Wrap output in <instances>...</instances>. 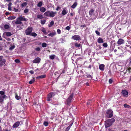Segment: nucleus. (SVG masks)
Returning <instances> with one entry per match:
<instances>
[{
	"label": "nucleus",
	"mask_w": 131,
	"mask_h": 131,
	"mask_svg": "<svg viewBox=\"0 0 131 131\" xmlns=\"http://www.w3.org/2000/svg\"><path fill=\"white\" fill-rule=\"evenodd\" d=\"M115 121V119L113 118L107 119L104 122L105 127L107 128L111 126Z\"/></svg>",
	"instance_id": "f257e3e1"
},
{
	"label": "nucleus",
	"mask_w": 131,
	"mask_h": 131,
	"mask_svg": "<svg viewBox=\"0 0 131 131\" xmlns=\"http://www.w3.org/2000/svg\"><path fill=\"white\" fill-rule=\"evenodd\" d=\"M56 13V12H54L52 11H48L45 12L44 13V15L46 16L53 17L54 16Z\"/></svg>",
	"instance_id": "f03ea898"
},
{
	"label": "nucleus",
	"mask_w": 131,
	"mask_h": 131,
	"mask_svg": "<svg viewBox=\"0 0 131 131\" xmlns=\"http://www.w3.org/2000/svg\"><path fill=\"white\" fill-rule=\"evenodd\" d=\"M73 93H72L66 100V104L68 106H69L70 105V103L73 101Z\"/></svg>",
	"instance_id": "7ed1b4c3"
},
{
	"label": "nucleus",
	"mask_w": 131,
	"mask_h": 131,
	"mask_svg": "<svg viewBox=\"0 0 131 131\" xmlns=\"http://www.w3.org/2000/svg\"><path fill=\"white\" fill-rule=\"evenodd\" d=\"M113 111L112 110L110 109H109L106 111V115L108 118H111L113 116Z\"/></svg>",
	"instance_id": "20e7f679"
},
{
	"label": "nucleus",
	"mask_w": 131,
	"mask_h": 131,
	"mask_svg": "<svg viewBox=\"0 0 131 131\" xmlns=\"http://www.w3.org/2000/svg\"><path fill=\"white\" fill-rule=\"evenodd\" d=\"M6 60L4 59V57L2 56H0V67H2L6 65Z\"/></svg>",
	"instance_id": "39448f33"
},
{
	"label": "nucleus",
	"mask_w": 131,
	"mask_h": 131,
	"mask_svg": "<svg viewBox=\"0 0 131 131\" xmlns=\"http://www.w3.org/2000/svg\"><path fill=\"white\" fill-rule=\"evenodd\" d=\"M33 30V28L31 27H29L25 30V33L27 35H30Z\"/></svg>",
	"instance_id": "423d86ee"
},
{
	"label": "nucleus",
	"mask_w": 131,
	"mask_h": 131,
	"mask_svg": "<svg viewBox=\"0 0 131 131\" xmlns=\"http://www.w3.org/2000/svg\"><path fill=\"white\" fill-rule=\"evenodd\" d=\"M55 94L54 92H50L47 95V100L48 101H50L52 97Z\"/></svg>",
	"instance_id": "0eeeda50"
},
{
	"label": "nucleus",
	"mask_w": 131,
	"mask_h": 131,
	"mask_svg": "<svg viewBox=\"0 0 131 131\" xmlns=\"http://www.w3.org/2000/svg\"><path fill=\"white\" fill-rule=\"evenodd\" d=\"M124 42L125 41L123 39L119 38L117 41V43L119 45H121L124 44Z\"/></svg>",
	"instance_id": "6e6552de"
},
{
	"label": "nucleus",
	"mask_w": 131,
	"mask_h": 131,
	"mask_svg": "<svg viewBox=\"0 0 131 131\" xmlns=\"http://www.w3.org/2000/svg\"><path fill=\"white\" fill-rule=\"evenodd\" d=\"M72 38L76 40H78L81 39L80 36L77 35H74L72 36Z\"/></svg>",
	"instance_id": "1a4fd4ad"
},
{
	"label": "nucleus",
	"mask_w": 131,
	"mask_h": 131,
	"mask_svg": "<svg viewBox=\"0 0 131 131\" xmlns=\"http://www.w3.org/2000/svg\"><path fill=\"white\" fill-rule=\"evenodd\" d=\"M20 123L19 121L16 122L13 126V128H16L17 127L20 125Z\"/></svg>",
	"instance_id": "9d476101"
},
{
	"label": "nucleus",
	"mask_w": 131,
	"mask_h": 131,
	"mask_svg": "<svg viewBox=\"0 0 131 131\" xmlns=\"http://www.w3.org/2000/svg\"><path fill=\"white\" fill-rule=\"evenodd\" d=\"M40 59L39 58L37 57L34 60L32 61V62L34 63H38L40 62Z\"/></svg>",
	"instance_id": "9b49d317"
},
{
	"label": "nucleus",
	"mask_w": 131,
	"mask_h": 131,
	"mask_svg": "<svg viewBox=\"0 0 131 131\" xmlns=\"http://www.w3.org/2000/svg\"><path fill=\"white\" fill-rule=\"evenodd\" d=\"M18 20H19L21 21H26L27 20V19L23 17L22 16H20L17 18Z\"/></svg>",
	"instance_id": "f8f14e48"
},
{
	"label": "nucleus",
	"mask_w": 131,
	"mask_h": 131,
	"mask_svg": "<svg viewBox=\"0 0 131 131\" xmlns=\"http://www.w3.org/2000/svg\"><path fill=\"white\" fill-rule=\"evenodd\" d=\"M122 93L124 96H127L128 94V92L125 90H123L122 92Z\"/></svg>",
	"instance_id": "ddd939ff"
},
{
	"label": "nucleus",
	"mask_w": 131,
	"mask_h": 131,
	"mask_svg": "<svg viewBox=\"0 0 131 131\" xmlns=\"http://www.w3.org/2000/svg\"><path fill=\"white\" fill-rule=\"evenodd\" d=\"M105 65L103 64H101L99 66V69L101 71H103L104 69Z\"/></svg>",
	"instance_id": "4468645a"
},
{
	"label": "nucleus",
	"mask_w": 131,
	"mask_h": 131,
	"mask_svg": "<svg viewBox=\"0 0 131 131\" xmlns=\"http://www.w3.org/2000/svg\"><path fill=\"white\" fill-rule=\"evenodd\" d=\"M94 10L92 9H91L89 12V15L90 16H92L94 15Z\"/></svg>",
	"instance_id": "2eb2a0df"
},
{
	"label": "nucleus",
	"mask_w": 131,
	"mask_h": 131,
	"mask_svg": "<svg viewBox=\"0 0 131 131\" xmlns=\"http://www.w3.org/2000/svg\"><path fill=\"white\" fill-rule=\"evenodd\" d=\"M97 42L99 43H102L104 42L103 39L101 37H99L97 40Z\"/></svg>",
	"instance_id": "dca6fc26"
},
{
	"label": "nucleus",
	"mask_w": 131,
	"mask_h": 131,
	"mask_svg": "<svg viewBox=\"0 0 131 131\" xmlns=\"http://www.w3.org/2000/svg\"><path fill=\"white\" fill-rule=\"evenodd\" d=\"M46 77V75H41L38 76L37 77V79H42L45 78Z\"/></svg>",
	"instance_id": "f3484780"
},
{
	"label": "nucleus",
	"mask_w": 131,
	"mask_h": 131,
	"mask_svg": "<svg viewBox=\"0 0 131 131\" xmlns=\"http://www.w3.org/2000/svg\"><path fill=\"white\" fill-rule=\"evenodd\" d=\"M40 11L42 13L44 12L46 10V9L44 7H40Z\"/></svg>",
	"instance_id": "a211bd4d"
},
{
	"label": "nucleus",
	"mask_w": 131,
	"mask_h": 131,
	"mask_svg": "<svg viewBox=\"0 0 131 131\" xmlns=\"http://www.w3.org/2000/svg\"><path fill=\"white\" fill-rule=\"evenodd\" d=\"M77 3L76 2H75L74 4L71 6V7L72 8H74L77 5Z\"/></svg>",
	"instance_id": "6ab92c4d"
},
{
	"label": "nucleus",
	"mask_w": 131,
	"mask_h": 131,
	"mask_svg": "<svg viewBox=\"0 0 131 131\" xmlns=\"http://www.w3.org/2000/svg\"><path fill=\"white\" fill-rule=\"evenodd\" d=\"M15 23L16 24H21L22 23L20 20L17 19V18L16 21L15 22Z\"/></svg>",
	"instance_id": "aec40b11"
},
{
	"label": "nucleus",
	"mask_w": 131,
	"mask_h": 131,
	"mask_svg": "<svg viewBox=\"0 0 131 131\" xmlns=\"http://www.w3.org/2000/svg\"><path fill=\"white\" fill-rule=\"evenodd\" d=\"M56 32H51L48 35L49 36H51V37H52L53 36L56 35Z\"/></svg>",
	"instance_id": "412c9836"
},
{
	"label": "nucleus",
	"mask_w": 131,
	"mask_h": 131,
	"mask_svg": "<svg viewBox=\"0 0 131 131\" xmlns=\"http://www.w3.org/2000/svg\"><path fill=\"white\" fill-rule=\"evenodd\" d=\"M15 98L17 100H19L21 98L20 96L18 95V94L17 93H16L15 94Z\"/></svg>",
	"instance_id": "4be33fe9"
},
{
	"label": "nucleus",
	"mask_w": 131,
	"mask_h": 131,
	"mask_svg": "<svg viewBox=\"0 0 131 131\" xmlns=\"http://www.w3.org/2000/svg\"><path fill=\"white\" fill-rule=\"evenodd\" d=\"M72 124L73 123L71 124L69 126H68L66 129L65 131H68L72 126Z\"/></svg>",
	"instance_id": "5701e85b"
},
{
	"label": "nucleus",
	"mask_w": 131,
	"mask_h": 131,
	"mask_svg": "<svg viewBox=\"0 0 131 131\" xmlns=\"http://www.w3.org/2000/svg\"><path fill=\"white\" fill-rule=\"evenodd\" d=\"M16 17L15 16H10L8 17L7 19L9 20H11L15 19Z\"/></svg>",
	"instance_id": "b1692460"
},
{
	"label": "nucleus",
	"mask_w": 131,
	"mask_h": 131,
	"mask_svg": "<svg viewBox=\"0 0 131 131\" xmlns=\"http://www.w3.org/2000/svg\"><path fill=\"white\" fill-rule=\"evenodd\" d=\"M35 50L37 51H40L41 50V48L39 47H37L35 49Z\"/></svg>",
	"instance_id": "393cba45"
},
{
	"label": "nucleus",
	"mask_w": 131,
	"mask_h": 131,
	"mask_svg": "<svg viewBox=\"0 0 131 131\" xmlns=\"http://www.w3.org/2000/svg\"><path fill=\"white\" fill-rule=\"evenodd\" d=\"M41 31L44 34L46 35L47 34V33L46 32V30L45 28L43 27Z\"/></svg>",
	"instance_id": "a878e982"
},
{
	"label": "nucleus",
	"mask_w": 131,
	"mask_h": 131,
	"mask_svg": "<svg viewBox=\"0 0 131 131\" xmlns=\"http://www.w3.org/2000/svg\"><path fill=\"white\" fill-rule=\"evenodd\" d=\"M37 18L40 19H42L43 17V16L41 15H38L37 16Z\"/></svg>",
	"instance_id": "bb28decb"
},
{
	"label": "nucleus",
	"mask_w": 131,
	"mask_h": 131,
	"mask_svg": "<svg viewBox=\"0 0 131 131\" xmlns=\"http://www.w3.org/2000/svg\"><path fill=\"white\" fill-rule=\"evenodd\" d=\"M124 106L125 108H129L131 107L130 106L128 105L127 104H124Z\"/></svg>",
	"instance_id": "cd10ccee"
},
{
	"label": "nucleus",
	"mask_w": 131,
	"mask_h": 131,
	"mask_svg": "<svg viewBox=\"0 0 131 131\" xmlns=\"http://www.w3.org/2000/svg\"><path fill=\"white\" fill-rule=\"evenodd\" d=\"M42 2H40L38 3L37 4V6L39 7H41L42 5Z\"/></svg>",
	"instance_id": "c85d7f7f"
},
{
	"label": "nucleus",
	"mask_w": 131,
	"mask_h": 131,
	"mask_svg": "<svg viewBox=\"0 0 131 131\" xmlns=\"http://www.w3.org/2000/svg\"><path fill=\"white\" fill-rule=\"evenodd\" d=\"M6 35L7 36H10L12 35L11 33L9 32H6Z\"/></svg>",
	"instance_id": "c756f323"
},
{
	"label": "nucleus",
	"mask_w": 131,
	"mask_h": 131,
	"mask_svg": "<svg viewBox=\"0 0 131 131\" xmlns=\"http://www.w3.org/2000/svg\"><path fill=\"white\" fill-rule=\"evenodd\" d=\"M30 35L33 37H36L37 36V34L35 32H31Z\"/></svg>",
	"instance_id": "7c9ffc66"
},
{
	"label": "nucleus",
	"mask_w": 131,
	"mask_h": 131,
	"mask_svg": "<svg viewBox=\"0 0 131 131\" xmlns=\"http://www.w3.org/2000/svg\"><path fill=\"white\" fill-rule=\"evenodd\" d=\"M55 56L54 55H52L49 56L50 58L52 60H53L55 58Z\"/></svg>",
	"instance_id": "2f4dec72"
},
{
	"label": "nucleus",
	"mask_w": 131,
	"mask_h": 131,
	"mask_svg": "<svg viewBox=\"0 0 131 131\" xmlns=\"http://www.w3.org/2000/svg\"><path fill=\"white\" fill-rule=\"evenodd\" d=\"M62 13L63 15H64L67 14V11L65 9H63L62 11Z\"/></svg>",
	"instance_id": "473e14b6"
},
{
	"label": "nucleus",
	"mask_w": 131,
	"mask_h": 131,
	"mask_svg": "<svg viewBox=\"0 0 131 131\" xmlns=\"http://www.w3.org/2000/svg\"><path fill=\"white\" fill-rule=\"evenodd\" d=\"M41 45L42 47L45 48L47 47V44L46 43L43 42L42 43Z\"/></svg>",
	"instance_id": "72a5a7b5"
},
{
	"label": "nucleus",
	"mask_w": 131,
	"mask_h": 131,
	"mask_svg": "<svg viewBox=\"0 0 131 131\" xmlns=\"http://www.w3.org/2000/svg\"><path fill=\"white\" fill-rule=\"evenodd\" d=\"M75 47L79 48L81 46V45L80 44H78L77 43H75Z\"/></svg>",
	"instance_id": "f704fd0d"
},
{
	"label": "nucleus",
	"mask_w": 131,
	"mask_h": 131,
	"mask_svg": "<svg viewBox=\"0 0 131 131\" xmlns=\"http://www.w3.org/2000/svg\"><path fill=\"white\" fill-rule=\"evenodd\" d=\"M43 125L45 126H47L48 125V123L47 122L45 121L44 122Z\"/></svg>",
	"instance_id": "c9c22d12"
},
{
	"label": "nucleus",
	"mask_w": 131,
	"mask_h": 131,
	"mask_svg": "<svg viewBox=\"0 0 131 131\" xmlns=\"http://www.w3.org/2000/svg\"><path fill=\"white\" fill-rule=\"evenodd\" d=\"M35 81V80L34 79H32L31 80L29 81V83L30 84H31L33 83H34Z\"/></svg>",
	"instance_id": "e433bc0d"
},
{
	"label": "nucleus",
	"mask_w": 131,
	"mask_h": 131,
	"mask_svg": "<svg viewBox=\"0 0 131 131\" xmlns=\"http://www.w3.org/2000/svg\"><path fill=\"white\" fill-rule=\"evenodd\" d=\"M4 27L5 29H8L9 28V25L6 24L4 25Z\"/></svg>",
	"instance_id": "4c0bfd02"
},
{
	"label": "nucleus",
	"mask_w": 131,
	"mask_h": 131,
	"mask_svg": "<svg viewBox=\"0 0 131 131\" xmlns=\"http://www.w3.org/2000/svg\"><path fill=\"white\" fill-rule=\"evenodd\" d=\"M54 24V22L53 21H52L50 23V26L49 25H48V26L49 27H50L53 25Z\"/></svg>",
	"instance_id": "58836bf2"
},
{
	"label": "nucleus",
	"mask_w": 131,
	"mask_h": 131,
	"mask_svg": "<svg viewBox=\"0 0 131 131\" xmlns=\"http://www.w3.org/2000/svg\"><path fill=\"white\" fill-rule=\"evenodd\" d=\"M15 47V46L14 45L10 47L9 48V50H12Z\"/></svg>",
	"instance_id": "ea45409f"
},
{
	"label": "nucleus",
	"mask_w": 131,
	"mask_h": 131,
	"mask_svg": "<svg viewBox=\"0 0 131 131\" xmlns=\"http://www.w3.org/2000/svg\"><path fill=\"white\" fill-rule=\"evenodd\" d=\"M103 46L104 47H107L108 46L107 43L106 42H105L103 43Z\"/></svg>",
	"instance_id": "a19ab883"
},
{
	"label": "nucleus",
	"mask_w": 131,
	"mask_h": 131,
	"mask_svg": "<svg viewBox=\"0 0 131 131\" xmlns=\"http://www.w3.org/2000/svg\"><path fill=\"white\" fill-rule=\"evenodd\" d=\"M131 70V68L129 67L127 70L126 72H128V73H130V70Z\"/></svg>",
	"instance_id": "79ce46f5"
},
{
	"label": "nucleus",
	"mask_w": 131,
	"mask_h": 131,
	"mask_svg": "<svg viewBox=\"0 0 131 131\" xmlns=\"http://www.w3.org/2000/svg\"><path fill=\"white\" fill-rule=\"evenodd\" d=\"M27 5V3L26 2H24L22 3L21 4V6L23 7H24L25 6H26Z\"/></svg>",
	"instance_id": "37998d69"
},
{
	"label": "nucleus",
	"mask_w": 131,
	"mask_h": 131,
	"mask_svg": "<svg viewBox=\"0 0 131 131\" xmlns=\"http://www.w3.org/2000/svg\"><path fill=\"white\" fill-rule=\"evenodd\" d=\"M95 32L96 33V34H97V35H98V36H100V35H101L100 34V32L99 31H97V30H96L95 31Z\"/></svg>",
	"instance_id": "c03bdc74"
},
{
	"label": "nucleus",
	"mask_w": 131,
	"mask_h": 131,
	"mask_svg": "<svg viewBox=\"0 0 131 131\" xmlns=\"http://www.w3.org/2000/svg\"><path fill=\"white\" fill-rule=\"evenodd\" d=\"M46 20H41V24L43 25L45 23V22H46Z\"/></svg>",
	"instance_id": "a18cd8bd"
},
{
	"label": "nucleus",
	"mask_w": 131,
	"mask_h": 131,
	"mask_svg": "<svg viewBox=\"0 0 131 131\" xmlns=\"http://www.w3.org/2000/svg\"><path fill=\"white\" fill-rule=\"evenodd\" d=\"M4 101V99H3L1 96H0V102L2 103Z\"/></svg>",
	"instance_id": "49530a36"
},
{
	"label": "nucleus",
	"mask_w": 131,
	"mask_h": 131,
	"mask_svg": "<svg viewBox=\"0 0 131 131\" xmlns=\"http://www.w3.org/2000/svg\"><path fill=\"white\" fill-rule=\"evenodd\" d=\"M57 32L58 34H60L61 33V31L59 29H58L57 30Z\"/></svg>",
	"instance_id": "de8ad7c7"
},
{
	"label": "nucleus",
	"mask_w": 131,
	"mask_h": 131,
	"mask_svg": "<svg viewBox=\"0 0 131 131\" xmlns=\"http://www.w3.org/2000/svg\"><path fill=\"white\" fill-rule=\"evenodd\" d=\"M86 75L88 77H89V78H92V76L90 75V74H86Z\"/></svg>",
	"instance_id": "09e8293b"
},
{
	"label": "nucleus",
	"mask_w": 131,
	"mask_h": 131,
	"mask_svg": "<svg viewBox=\"0 0 131 131\" xmlns=\"http://www.w3.org/2000/svg\"><path fill=\"white\" fill-rule=\"evenodd\" d=\"M28 9H25L24 11V13H27L28 12Z\"/></svg>",
	"instance_id": "8fccbe9b"
},
{
	"label": "nucleus",
	"mask_w": 131,
	"mask_h": 131,
	"mask_svg": "<svg viewBox=\"0 0 131 131\" xmlns=\"http://www.w3.org/2000/svg\"><path fill=\"white\" fill-rule=\"evenodd\" d=\"M1 97L3 99H5L7 97V96L5 95H0Z\"/></svg>",
	"instance_id": "3c124183"
},
{
	"label": "nucleus",
	"mask_w": 131,
	"mask_h": 131,
	"mask_svg": "<svg viewBox=\"0 0 131 131\" xmlns=\"http://www.w3.org/2000/svg\"><path fill=\"white\" fill-rule=\"evenodd\" d=\"M5 94V92L3 91H0V94L1 95H4Z\"/></svg>",
	"instance_id": "603ef678"
},
{
	"label": "nucleus",
	"mask_w": 131,
	"mask_h": 131,
	"mask_svg": "<svg viewBox=\"0 0 131 131\" xmlns=\"http://www.w3.org/2000/svg\"><path fill=\"white\" fill-rule=\"evenodd\" d=\"M15 61L16 63H19L20 62L19 60L17 59L15 60Z\"/></svg>",
	"instance_id": "864d4df0"
},
{
	"label": "nucleus",
	"mask_w": 131,
	"mask_h": 131,
	"mask_svg": "<svg viewBox=\"0 0 131 131\" xmlns=\"http://www.w3.org/2000/svg\"><path fill=\"white\" fill-rule=\"evenodd\" d=\"M65 29L68 30H69L70 29V27L69 26H68L66 27Z\"/></svg>",
	"instance_id": "5fc2aeb1"
},
{
	"label": "nucleus",
	"mask_w": 131,
	"mask_h": 131,
	"mask_svg": "<svg viewBox=\"0 0 131 131\" xmlns=\"http://www.w3.org/2000/svg\"><path fill=\"white\" fill-rule=\"evenodd\" d=\"M18 9H16L15 8H14V11L16 12H17L18 11Z\"/></svg>",
	"instance_id": "6e6d98bb"
},
{
	"label": "nucleus",
	"mask_w": 131,
	"mask_h": 131,
	"mask_svg": "<svg viewBox=\"0 0 131 131\" xmlns=\"http://www.w3.org/2000/svg\"><path fill=\"white\" fill-rule=\"evenodd\" d=\"M113 80L111 79H110L109 80V82L110 84H111Z\"/></svg>",
	"instance_id": "4d7b16f0"
},
{
	"label": "nucleus",
	"mask_w": 131,
	"mask_h": 131,
	"mask_svg": "<svg viewBox=\"0 0 131 131\" xmlns=\"http://www.w3.org/2000/svg\"><path fill=\"white\" fill-rule=\"evenodd\" d=\"M86 26V25L85 24H84L83 25H82L80 26V27H81L84 28Z\"/></svg>",
	"instance_id": "13d9d810"
},
{
	"label": "nucleus",
	"mask_w": 131,
	"mask_h": 131,
	"mask_svg": "<svg viewBox=\"0 0 131 131\" xmlns=\"http://www.w3.org/2000/svg\"><path fill=\"white\" fill-rule=\"evenodd\" d=\"M90 100H89L87 102V105H89L90 104V102H91Z\"/></svg>",
	"instance_id": "bf43d9fd"
},
{
	"label": "nucleus",
	"mask_w": 131,
	"mask_h": 131,
	"mask_svg": "<svg viewBox=\"0 0 131 131\" xmlns=\"http://www.w3.org/2000/svg\"><path fill=\"white\" fill-rule=\"evenodd\" d=\"M65 72V70L64 69L62 71V72L60 74H61L62 73H64Z\"/></svg>",
	"instance_id": "052dcab7"
},
{
	"label": "nucleus",
	"mask_w": 131,
	"mask_h": 131,
	"mask_svg": "<svg viewBox=\"0 0 131 131\" xmlns=\"http://www.w3.org/2000/svg\"><path fill=\"white\" fill-rule=\"evenodd\" d=\"M12 5V3L11 2H10L8 4V6L11 7Z\"/></svg>",
	"instance_id": "680f3d73"
},
{
	"label": "nucleus",
	"mask_w": 131,
	"mask_h": 131,
	"mask_svg": "<svg viewBox=\"0 0 131 131\" xmlns=\"http://www.w3.org/2000/svg\"><path fill=\"white\" fill-rule=\"evenodd\" d=\"M29 72L30 73L32 74H34V71L33 70H30L29 71Z\"/></svg>",
	"instance_id": "e2e57ef3"
},
{
	"label": "nucleus",
	"mask_w": 131,
	"mask_h": 131,
	"mask_svg": "<svg viewBox=\"0 0 131 131\" xmlns=\"http://www.w3.org/2000/svg\"><path fill=\"white\" fill-rule=\"evenodd\" d=\"M60 7L59 6H58L56 8V10L57 11H58L59 9H60Z\"/></svg>",
	"instance_id": "0e129e2a"
},
{
	"label": "nucleus",
	"mask_w": 131,
	"mask_h": 131,
	"mask_svg": "<svg viewBox=\"0 0 131 131\" xmlns=\"http://www.w3.org/2000/svg\"><path fill=\"white\" fill-rule=\"evenodd\" d=\"M8 9L9 10H12L11 7L8 6Z\"/></svg>",
	"instance_id": "69168bd1"
},
{
	"label": "nucleus",
	"mask_w": 131,
	"mask_h": 131,
	"mask_svg": "<svg viewBox=\"0 0 131 131\" xmlns=\"http://www.w3.org/2000/svg\"><path fill=\"white\" fill-rule=\"evenodd\" d=\"M92 67V65L91 64L89 65V66L88 67V68H90V69H91Z\"/></svg>",
	"instance_id": "338daca9"
},
{
	"label": "nucleus",
	"mask_w": 131,
	"mask_h": 131,
	"mask_svg": "<svg viewBox=\"0 0 131 131\" xmlns=\"http://www.w3.org/2000/svg\"><path fill=\"white\" fill-rule=\"evenodd\" d=\"M108 131H115L110 128H109Z\"/></svg>",
	"instance_id": "774afa93"
}]
</instances>
